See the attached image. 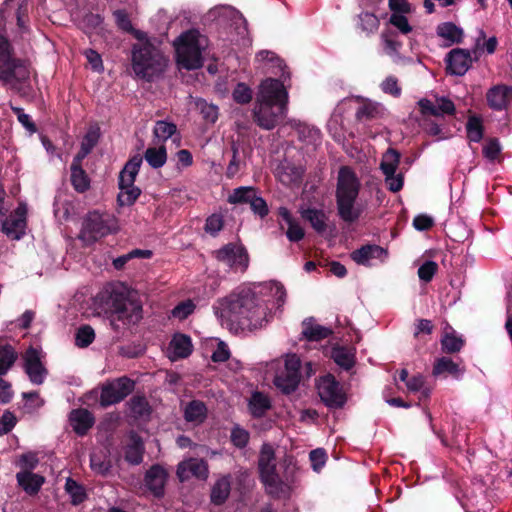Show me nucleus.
Instances as JSON below:
<instances>
[{
    "label": "nucleus",
    "mask_w": 512,
    "mask_h": 512,
    "mask_svg": "<svg viewBox=\"0 0 512 512\" xmlns=\"http://www.w3.org/2000/svg\"><path fill=\"white\" fill-rule=\"evenodd\" d=\"M215 314L222 325L235 333L253 331L268 322V307L251 290L233 292L218 301Z\"/></svg>",
    "instance_id": "f257e3e1"
},
{
    "label": "nucleus",
    "mask_w": 512,
    "mask_h": 512,
    "mask_svg": "<svg viewBox=\"0 0 512 512\" xmlns=\"http://www.w3.org/2000/svg\"><path fill=\"white\" fill-rule=\"evenodd\" d=\"M288 92L282 81H261L252 109L253 122L263 130H272L284 121L288 112Z\"/></svg>",
    "instance_id": "f03ea898"
},
{
    "label": "nucleus",
    "mask_w": 512,
    "mask_h": 512,
    "mask_svg": "<svg viewBox=\"0 0 512 512\" xmlns=\"http://www.w3.org/2000/svg\"><path fill=\"white\" fill-rule=\"evenodd\" d=\"M96 301L105 312L117 315L125 324L136 323L142 318V306L131 298V291L122 282L107 283L97 294Z\"/></svg>",
    "instance_id": "7ed1b4c3"
},
{
    "label": "nucleus",
    "mask_w": 512,
    "mask_h": 512,
    "mask_svg": "<svg viewBox=\"0 0 512 512\" xmlns=\"http://www.w3.org/2000/svg\"><path fill=\"white\" fill-rule=\"evenodd\" d=\"M360 189V180L353 169L341 166L337 176L335 198L338 216L346 223L356 222L362 214V209L355 206Z\"/></svg>",
    "instance_id": "20e7f679"
},
{
    "label": "nucleus",
    "mask_w": 512,
    "mask_h": 512,
    "mask_svg": "<svg viewBox=\"0 0 512 512\" xmlns=\"http://www.w3.org/2000/svg\"><path fill=\"white\" fill-rule=\"evenodd\" d=\"M167 60L149 40L135 44L132 49V68L135 74L147 81L163 72Z\"/></svg>",
    "instance_id": "39448f33"
},
{
    "label": "nucleus",
    "mask_w": 512,
    "mask_h": 512,
    "mask_svg": "<svg viewBox=\"0 0 512 512\" xmlns=\"http://www.w3.org/2000/svg\"><path fill=\"white\" fill-rule=\"evenodd\" d=\"M257 468L259 479L267 494L273 498H280L288 486L278 473L276 453L272 444L265 442L261 445Z\"/></svg>",
    "instance_id": "423d86ee"
},
{
    "label": "nucleus",
    "mask_w": 512,
    "mask_h": 512,
    "mask_svg": "<svg viewBox=\"0 0 512 512\" xmlns=\"http://www.w3.org/2000/svg\"><path fill=\"white\" fill-rule=\"evenodd\" d=\"M207 46V38L197 29L183 32L175 41L177 63L187 70L203 66L202 52Z\"/></svg>",
    "instance_id": "0eeeda50"
},
{
    "label": "nucleus",
    "mask_w": 512,
    "mask_h": 512,
    "mask_svg": "<svg viewBox=\"0 0 512 512\" xmlns=\"http://www.w3.org/2000/svg\"><path fill=\"white\" fill-rule=\"evenodd\" d=\"M30 77L26 62L13 55V48L9 40L0 37V81L10 84L13 81L23 83Z\"/></svg>",
    "instance_id": "6e6552de"
},
{
    "label": "nucleus",
    "mask_w": 512,
    "mask_h": 512,
    "mask_svg": "<svg viewBox=\"0 0 512 512\" xmlns=\"http://www.w3.org/2000/svg\"><path fill=\"white\" fill-rule=\"evenodd\" d=\"M116 230L117 221L114 216L96 210L90 211L83 220L79 238L87 244H92Z\"/></svg>",
    "instance_id": "1a4fd4ad"
},
{
    "label": "nucleus",
    "mask_w": 512,
    "mask_h": 512,
    "mask_svg": "<svg viewBox=\"0 0 512 512\" xmlns=\"http://www.w3.org/2000/svg\"><path fill=\"white\" fill-rule=\"evenodd\" d=\"M301 360L295 355H288L285 359L284 368L278 371L274 378V385L283 394L289 395L294 392L301 380Z\"/></svg>",
    "instance_id": "9d476101"
},
{
    "label": "nucleus",
    "mask_w": 512,
    "mask_h": 512,
    "mask_svg": "<svg viewBox=\"0 0 512 512\" xmlns=\"http://www.w3.org/2000/svg\"><path fill=\"white\" fill-rule=\"evenodd\" d=\"M227 202L230 204H249L252 212L260 218L269 214L267 202L258 195V191L252 186H240L229 194Z\"/></svg>",
    "instance_id": "9b49d317"
},
{
    "label": "nucleus",
    "mask_w": 512,
    "mask_h": 512,
    "mask_svg": "<svg viewBox=\"0 0 512 512\" xmlns=\"http://www.w3.org/2000/svg\"><path fill=\"white\" fill-rule=\"evenodd\" d=\"M135 382L127 376L106 383L101 388L100 405L104 408L120 403L134 390Z\"/></svg>",
    "instance_id": "f8f14e48"
},
{
    "label": "nucleus",
    "mask_w": 512,
    "mask_h": 512,
    "mask_svg": "<svg viewBox=\"0 0 512 512\" xmlns=\"http://www.w3.org/2000/svg\"><path fill=\"white\" fill-rule=\"evenodd\" d=\"M318 393L323 403L331 409H341L347 402L341 384L332 374L322 377L318 385Z\"/></svg>",
    "instance_id": "ddd939ff"
},
{
    "label": "nucleus",
    "mask_w": 512,
    "mask_h": 512,
    "mask_svg": "<svg viewBox=\"0 0 512 512\" xmlns=\"http://www.w3.org/2000/svg\"><path fill=\"white\" fill-rule=\"evenodd\" d=\"M27 206L20 203L1 224V231L11 240H20L26 234Z\"/></svg>",
    "instance_id": "4468645a"
},
{
    "label": "nucleus",
    "mask_w": 512,
    "mask_h": 512,
    "mask_svg": "<svg viewBox=\"0 0 512 512\" xmlns=\"http://www.w3.org/2000/svg\"><path fill=\"white\" fill-rule=\"evenodd\" d=\"M216 259L232 269L246 270L249 265V256L243 245L228 243L216 251Z\"/></svg>",
    "instance_id": "2eb2a0df"
},
{
    "label": "nucleus",
    "mask_w": 512,
    "mask_h": 512,
    "mask_svg": "<svg viewBox=\"0 0 512 512\" xmlns=\"http://www.w3.org/2000/svg\"><path fill=\"white\" fill-rule=\"evenodd\" d=\"M176 475L180 482H185L191 477L206 480L209 475L208 462L203 458H189L177 465Z\"/></svg>",
    "instance_id": "dca6fc26"
},
{
    "label": "nucleus",
    "mask_w": 512,
    "mask_h": 512,
    "mask_svg": "<svg viewBox=\"0 0 512 512\" xmlns=\"http://www.w3.org/2000/svg\"><path fill=\"white\" fill-rule=\"evenodd\" d=\"M24 369L30 381L33 384L40 385L48 373L40 359V352L38 349L30 346L24 356Z\"/></svg>",
    "instance_id": "f3484780"
},
{
    "label": "nucleus",
    "mask_w": 512,
    "mask_h": 512,
    "mask_svg": "<svg viewBox=\"0 0 512 512\" xmlns=\"http://www.w3.org/2000/svg\"><path fill=\"white\" fill-rule=\"evenodd\" d=\"M168 480V472L160 464H153L145 473L144 483L146 488L156 498H161L165 493V485Z\"/></svg>",
    "instance_id": "a211bd4d"
},
{
    "label": "nucleus",
    "mask_w": 512,
    "mask_h": 512,
    "mask_svg": "<svg viewBox=\"0 0 512 512\" xmlns=\"http://www.w3.org/2000/svg\"><path fill=\"white\" fill-rule=\"evenodd\" d=\"M420 112L424 116L440 117L444 115L452 116L456 112L453 101L447 97H437L435 102L429 99H421L418 102Z\"/></svg>",
    "instance_id": "6ab92c4d"
},
{
    "label": "nucleus",
    "mask_w": 512,
    "mask_h": 512,
    "mask_svg": "<svg viewBox=\"0 0 512 512\" xmlns=\"http://www.w3.org/2000/svg\"><path fill=\"white\" fill-rule=\"evenodd\" d=\"M445 62L447 73L462 76L469 69L472 58L468 50L454 48L447 53Z\"/></svg>",
    "instance_id": "aec40b11"
},
{
    "label": "nucleus",
    "mask_w": 512,
    "mask_h": 512,
    "mask_svg": "<svg viewBox=\"0 0 512 512\" xmlns=\"http://www.w3.org/2000/svg\"><path fill=\"white\" fill-rule=\"evenodd\" d=\"M70 425L78 436H84L93 427L95 418L93 414L85 409H73L69 415Z\"/></svg>",
    "instance_id": "412c9836"
},
{
    "label": "nucleus",
    "mask_w": 512,
    "mask_h": 512,
    "mask_svg": "<svg viewBox=\"0 0 512 512\" xmlns=\"http://www.w3.org/2000/svg\"><path fill=\"white\" fill-rule=\"evenodd\" d=\"M231 474L221 475L211 487L210 502L215 506H222L228 500L231 493Z\"/></svg>",
    "instance_id": "4be33fe9"
},
{
    "label": "nucleus",
    "mask_w": 512,
    "mask_h": 512,
    "mask_svg": "<svg viewBox=\"0 0 512 512\" xmlns=\"http://www.w3.org/2000/svg\"><path fill=\"white\" fill-rule=\"evenodd\" d=\"M487 102L495 110L506 109L512 102V88L497 85L487 92Z\"/></svg>",
    "instance_id": "5701e85b"
},
{
    "label": "nucleus",
    "mask_w": 512,
    "mask_h": 512,
    "mask_svg": "<svg viewBox=\"0 0 512 512\" xmlns=\"http://www.w3.org/2000/svg\"><path fill=\"white\" fill-rule=\"evenodd\" d=\"M386 250L376 244H366L351 252V259L358 265L368 266L372 259L386 255Z\"/></svg>",
    "instance_id": "b1692460"
},
{
    "label": "nucleus",
    "mask_w": 512,
    "mask_h": 512,
    "mask_svg": "<svg viewBox=\"0 0 512 512\" xmlns=\"http://www.w3.org/2000/svg\"><path fill=\"white\" fill-rule=\"evenodd\" d=\"M129 442L125 447V460L131 465H139L143 461L145 447L141 436L136 432L129 433Z\"/></svg>",
    "instance_id": "393cba45"
},
{
    "label": "nucleus",
    "mask_w": 512,
    "mask_h": 512,
    "mask_svg": "<svg viewBox=\"0 0 512 512\" xmlns=\"http://www.w3.org/2000/svg\"><path fill=\"white\" fill-rule=\"evenodd\" d=\"M383 115V106L369 99H362L361 104L356 110L355 118L359 122H370L381 118Z\"/></svg>",
    "instance_id": "a878e982"
},
{
    "label": "nucleus",
    "mask_w": 512,
    "mask_h": 512,
    "mask_svg": "<svg viewBox=\"0 0 512 512\" xmlns=\"http://www.w3.org/2000/svg\"><path fill=\"white\" fill-rule=\"evenodd\" d=\"M19 486L29 495H36L45 482V477L30 471H20L16 474Z\"/></svg>",
    "instance_id": "bb28decb"
},
{
    "label": "nucleus",
    "mask_w": 512,
    "mask_h": 512,
    "mask_svg": "<svg viewBox=\"0 0 512 512\" xmlns=\"http://www.w3.org/2000/svg\"><path fill=\"white\" fill-rule=\"evenodd\" d=\"M440 344L443 353L455 354L461 351L465 341L461 336L457 335L456 331L449 324H446L440 339Z\"/></svg>",
    "instance_id": "cd10ccee"
},
{
    "label": "nucleus",
    "mask_w": 512,
    "mask_h": 512,
    "mask_svg": "<svg viewBox=\"0 0 512 512\" xmlns=\"http://www.w3.org/2000/svg\"><path fill=\"white\" fill-rule=\"evenodd\" d=\"M271 408V400L266 394L260 391L252 393L248 401V410L253 418H262Z\"/></svg>",
    "instance_id": "c85d7f7f"
},
{
    "label": "nucleus",
    "mask_w": 512,
    "mask_h": 512,
    "mask_svg": "<svg viewBox=\"0 0 512 512\" xmlns=\"http://www.w3.org/2000/svg\"><path fill=\"white\" fill-rule=\"evenodd\" d=\"M130 416L135 420L147 422L152 414V407L145 396L134 395L129 402Z\"/></svg>",
    "instance_id": "c756f323"
},
{
    "label": "nucleus",
    "mask_w": 512,
    "mask_h": 512,
    "mask_svg": "<svg viewBox=\"0 0 512 512\" xmlns=\"http://www.w3.org/2000/svg\"><path fill=\"white\" fill-rule=\"evenodd\" d=\"M302 336L307 341L318 342L328 338L332 333V329L315 324L313 318L305 319L302 323Z\"/></svg>",
    "instance_id": "7c9ffc66"
},
{
    "label": "nucleus",
    "mask_w": 512,
    "mask_h": 512,
    "mask_svg": "<svg viewBox=\"0 0 512 512\" xmlns=\"http://www.w3.org/2000/svg\"><path fill=\"white\" fill-rule=\"evenodd\" d=\"M436 34L448 41L446 46L461 43L464 35L462 28L458 27L453 22L440 23L436 28Z\"/></svg>",
    "instance_id": "2f4dec72"
},
{
    "label": "nucleus",
    "mask_w": 512,
    "mask_h": 512,
    "mask_svg": "<svg viewBox=\"0 0 512 512\" xmlns=\"http://www.w3.org/2000/svg\"><path fill=\"white\" fill-rule=\"evenodd\" d=\"M170 348L175 358H187L193 351L191 338L186 334L176 333L170 342Z\"/></svg>",
    "instance_id": "473e14b6"
},
{
    "label": "nucleus",
    "mask_w": 512,
    "mask_h": 512,
    "mask_svg": "<svg viewBox=\"0 0 512 512\" xmlns=\"http://www.w3.org/2000/svg\"><path fill=\"white\" fill-rule=\"evenodd\" d=\"M120 193L117 196V201L120 206L133 205L141 194V190L134 185L129 184L127 180L118 181Z\"/></svg>",
    "instance_id": "72a5a7b5"
},
{
    "label": "nucleus",
    "mask_w": 512,
    "mask_h": 512,
    "mask_svg": "<svg viewBox=\"0 0 512 512\" xmlns=\"http://www.w3.org/2000/svg\"><path fill=\"white\" fill-rule=\"evenodd\" d=\"M301 216L311 224L317 233L323 234L326 231L328 217L323 210L308 208L301 212Z\"/></svg>",
    "instance_id": "f704fd0d"
},
{
    "label": "nucleus",
    "mask_w": 512,
    "mask_h": 512,
    "mask_svg": "<svg viewBox=\"0 0 512 512\" xmlns=\"http://www.w3.org/2000/svg\"><path fill=\"white\" fill-rule=\"evenodd\" d=\"M331 358L344 370H350L355 364V355L345 346H336L331 350Z\"/></svg>",
    "instance_id": "c9c22d12"
},
{
    "label": "nucleus",
    "mask_w": 512,
    "mask_h": 512,
    "mask_svg": "<svg viewBox=\"0 0 512 512\" xmlns=\"http://www.w3.org/2000/svg\"><path fill=\"white\" fill-rule=\"evenodd\" d=\"M207 416L205 404L198 400L189 402L184 410V419L187 422L203 423Z\"/></svg>",
    "instance_id": "e433bc0d"
},
{
    "label": "nucleus",
    "mask_w": 512,
    "mask_h": 512,
    "mask_svg": "<svg viewBox=\"0 0 512 512\" xmlns=\"http://www.w3.org/2000/svg\"><path fill=\"white\" fill-rule=\"evenodd\" d=\"M70 182L78 193H85L90 188V178L83 167L70 166Z\"/></svg>",
    "instance_id": "4c0bfd02"
},
{
    "label": "nucleus",
    "mask_w": 512,
    "mask_h": 512,
    "mask_svg": "<svg viewBox=\"0 0 512 512\" xmlns=\"http://www.w3.org/2000/svg\"><path fill=\"white\" fill-rule=\"evenodd\" d=\"M380 26L378 17L371 12L364 11L357 16V28L370 36L377 32Z\"/></svg>",
    "instance_id": "58836bf2"
},
{
    "label": "nucleus",
    "mask_w": 512,
    "mask_h": 512,
    "mask_svg": "<svg viewBox=\"0 0 512 512\" xmlns=\"http://www.w3.org/2000/svg\"><path fill=\"white\" fill-rule=\"evenodd\" d=\"M64 488L71 498V504L74 506L82 504L87 499L85 487L71 477L66 479Z\"/></svg>",
    "instance_id": "ea45409f"
},
{
    "label": "nucleus",
    "mask_w": 512,
    "mask_h": 512,
    "mask_svg": "<svg viewBox=\"0 0 512 512\" xmlns=\"http://www.w3.org/2000/svg\"><path fill=\"white\" fill-rule=\"evenodd\" d=\"M458 373L459 365L455 363L451 358L445 356L436 359L433 365L432 374L436 377H446L447 375L457 376Z\"/></svg>",
    "instance_id": "a19ab883"
},
{
    "label": "nucleus",
    "mask_w": 512,
    "mask_h": 512,
    "mask_svg": "<svg viewBox=\"0 0 512 512\" xmlns=\"http://www.w3.org/2000/svg\"><path fill=\"white\" fill-rule=\"evenodd\" d=\"M144 158L152 168H161L167 161L166 147L164 145L148 147L144 153Z\"/></svg>",
    "instance_id": "79ce46f5"
},
{
    "label": "nucleus",
    "mask_w": 512,
    "mask_h": 512,
    "mask_svg": "<svg viewBox=\"0 0 512 512\" xmlns=\"http://www.w3.org/2000/svg\"><path fill=\"white\" fill-rule=\"evenodd\" d=\"M401 154L394 148H388L384 153L380 169L384 175H392L396 173L398 165L400 163Z\"/></svg>",
    "instance_id": "37998d69"
},
{
    "label": "nucleus",
    "mask_w": 512,
    "mask_h": 512,
    "mask_svg": "<svg viewBox=\"0 0 512 512\" xmlns=\"http://www.w3.org/2000/svg\"><path fill=\"white\" fill-rule=\"evenodd\" d=\"M143 158L137 154L131 157L119 173V180H127L129 184L134 183L141 167Z\"/></svg>",
    "instance_id": "c03bdc74"
},
{
    "label": "nucleus",
    "mask_w": 512,
    "mask_h": 512,
    "mask_svg": "<svg viewBox=\"0 0 512 512\" xmlns=\"http://www.w3.org/2000/svg\"><path fill=\"white\" fill-rule=\"evenodd\" d=\"M502 146L497 138H488L482 145V155L491 163H500L502 160Z\"/></svg>",
    "instance_id": "a18cd8bd"
},
{
    "label": "nucleus",
    "mask_w": 512,
    "mask_h": 512,
    "mask_svg": "<svg viewBox=\"0 0 512 512\" xmlns=\"http://www.w3.org/2000/svg\"><path fill=\"white\" fill-rule=\"evenodd\" d=\"M17 354L10 345L0 346V376L5 375L13 366Z\"/></svg>",
    "instance_id": "49530a36"
},
{
    "label": "nucleus",
    "mask_w": 512,
    "mask_h": 512,
    "mask_svg": "<svg viewBox=\"0 0 512 512\" xmlns=\"http://www.w3.org/2000/svg\"><path fill=\"white\" fill-rule=\"evenodd\" d=\"M95 339L94 329L88 325H81L75 334V344L79 348H86L93 343Z\"/></svg>",
    "instance_id": "de8ad7c7"
},
{
    "label": "nucleus",
    "mask_w": 512,
    "mask_h": 512,
    "mask_svg": "<svg viewBox=\"0 0 512 512\" xmlns=\"http://www.w3.org/2000/svg\"><path fill=\"white\" fill-rule=\"evenodd\" d=\"M250 440V433L248 430L241 427L239 424H235L231 428L230 441L238 449H244Z\"/></svg>",
    "instance_id": "09e8293b"
},
{
    "label": "nucleus",
    "mask_w": 512,
    "mask_h": 512,
    "mask_svg": "<svg viewBox=\"0 0 512 512\" xmlns=\"http://www.w3.org/2000/svg\"><path fill=\"white\" fill-rule=\"evenodd\" d=\"M196 106L200 111V114L202 115L203 119L207 123L214 124L219 115L218 107L214 104L208 103L204 99H198L196 101Z\"/></svg>",
    "instance_id": "8fccbe9b"
},
{
    "label": "nucleus",
    "mask_w": 512,
    "mask_h": 512,
    "mask_svg": "<svg viewBox=\"0 0 512 512\" xmlns=\"http://www.w3.org/2000/svg\"><path fill=\"white\" fill-rule=\"evenodd\" d=\"M100 136L101 132L99 126L97 124L90 125L83 136L80 147L92 152L94 147L98 144Z\"/></svg>",
    "instance_id": "3c124183"
},
{
    "label": "nucleus",
    "mask_w": 512,
    "mask_h": 512,
    "mask_svg": "<svg viewBox=\"0 0 512 512\" xmlns=\"http://www.w3.org/2000/svg\"><path fill=\"white\" fill-rule=\"evenodd\" d=\"M232 98L237 104L245 105L251 102L253 91L247 84L239 82L233 89Z\"/></svg>",
    "instance_id": "603ef678"
},
{
    "label": "nucleus",
    "mask_w": 512,
    "mask_h": 512,
    "mask_svg": "<svg viewBox=\"0 0 512 512\" xmlns=\"http://www.w3.org/2000/svg\"><path fill=\"white\" fill-rule=\"evenodd\" d=\"M176 131L177 126L174 123L159 120L155 124L153 133L155 137L165 142L167 139L172 137L176 133Z\"/></svg>",
    "instance_id": "864d4df0"
},
{
    "label": "nucleus",
    "mask_w": 512,
    "mask_h": 512,
    "mask_svg": "<svg viewBox=\"0 0 512 512\" xmlns=\"http://www.w3.org/2000/svg\"><path fill=\"white\" fill-rule=\"evenodd\" d=\"M466 131L470 147L475 151L476 148L472 146V143L480 142V116L474 115L470 117L466 125Z\"/></svg>",
    "instance_id": "5fc2aeb1"
},
{
    "label": "nucleus",
    "mask_w": 512,
    "mask_h": 512,
    "mask_svg": "<svg viewBox=\"0 0 512 512\" xmlns=\"http://www.w3.org/2000/svg\"><path fill=\"white\" fill-rule=\"evenodd\" d=\"M224 227V218L221 214L210 215L205 222L204 230L211 236H216Z\"/></svg>",
    "instance_id": "6e6d98bb"
},
{
    "label": "nucleus",
    "mask_w": 512,
    "mask_h": 512,
    "mask_svg": "<svg viewBox=\"0 0 512 512\" xmlns=\"http://www.w3.org/2000/svg\"><path fill=\"white\" fill-rule=\"evenodd\" d=\"M438 271V264L427 260L418 268V277L421 281L429 283Z\"/></svg>",
    "instance_id": "4d7b16f0"
},
{
    "label": "nucleus",
    "mask_w": 512,
    "mask_h": 512,
    "mask_svg": "<svg viewBox=\"0 0 512 512\" xmlns=\"http://www.w3.org/2000/svg\"><path fill=\"white\" fill-rule=\"evenodd\" d=\"M232 158L226 169V177L228 179L234 178L240 171V160H239V146L233 142L231 145Z\"/></svg>",
    "instance_id": "13d9d810"
},
{
    "label": "nucleus",
    "mask_w": 512,
    "mask_h": 512,
    "mask_svg": "<svg viewBox=\"0 0 512 512\" xmlns=\"http://www.w3.org/2000/svg\"><path fill=\"white\" fill-rule=\"evenodd\" d=\"M311 467L315 472H319L325 465L327 460L326 451L323 448H317L309 453Z\"/></svg>",
    "instance_id": "bf43d9fd"
},
{
    "label": "nucleus",
    "mask_w": 512,
    "mask_h": 512,
    "mask_svg": "<svg viewBox=\"0 0 512 512\" xmlns=\"http://www.w3.org/2000/svg\"><path fill=\"white\" fill-rule=\"evenodd\" d=\"M389 23L404 35H407L412 31V26L409 24L408 18L404 14L392 13L389 18Z\"/></svg>",
    "instance_id": "052dcab7"
},
{
    "label": "nucleus",
    "mask_w": 512,
    "mask_h": 512,
    "mask_svg": "<svg viewBox=\"0 0 512 512\" xmlns=\"http://www.w3.org/2000/svg\"><path fill=\"white\" fill-rule=\"evenodd\" d=\"M113 16L115 18L116 25L119 29L124 32L132 33L134 32L133 25L129 19V15L125 10L118 9L113 12Z\"/></svg>",
    "instance_id": "680f3d73"
},
{
    "label": "nucleus",
    "mask_w": 512,
    "mask_h": 512,
    "mask_svg": "<svg viewBox=\"0 0 512 512\" xmlns=\"http://www.w3.org/2000/svg\"><path fill=\"white\" fill-rule=\"evenodd\" d=\"M396 33L391 30H385L381 34V39L384 42L385 50L388 53H396L401 48L402 43L395 39Z\"/></svg>",
    "instance_id": "e2e57ef3"
},
{
    "label": "nucleus",
    "mask_w": 512,
    "mask_h": 512,
    "mask_svg": "<svg viewBox=\"0 0 512 512\" xmlns=\"http://www.w3.org/2000/svg\"><path fill=\"white\" fill-rule=\"evenodd\" d=\"M382 91L386 94H389L393 97H399L401 95L402 89L398 84L397 77L390 75L388 76L380 85Z\"/></svg>",
    "instance_id": "0e129e2a"
},
{
    "label": "nucleus",
    "mask_w": 512,
    "mask_h": 512,
    "mask_svg": "<svg viewBox=\"0 0 512 512\" xmlns=\"http://www.w3.org/2000/svg\"><path fill=\"white\" fill-rule=\"evenodd\" d=\"M17 424L16 416L9 410H5L0 417V436L6 435L12 431Z\"/></svg>",
    "instance_id": "69168bd1"
},
{
    "label": "nucleus",
    "mask_w": 512,
    "mask_h": 512,
    "mask_svg": "<svg viewBox=\"0 0 512 512\" xmlns=\"http://www.w3.org/2000/svg\"><path fill=\"white\" fill-rule=\"evenodd\" d=\"M195 305L190 301H184L177 304L171 311L173 317L180 320L186 319L193 313Z\"/></svg>",
    "instance_id": "338daca9"
},
{
    "label": "nucleus",
    "mask_w": 512,
    "mask_h": 512,
    "mask_svg": "<svg viewBox=\"0 0 512 512\" xmlns=\"http://www.w3.org/2000/svg\"><path fill=\"white\" fill-rule=\"evenodd\" d=\"M39 459L37 454L34 452H27L20 456L18 465L23 469V471L32 472L38 465Z\"/></svg>",
    "instance_id": "774afa93"
}]
</instances>
